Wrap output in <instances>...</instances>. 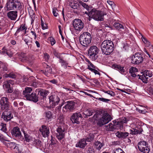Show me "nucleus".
<instances>
[{"instance_id":"obj_1","label":"nucleus","mask_w":153,"mask_h":153,"mask_svg":"<svg viewBox=\"0 0 153 153\" xmlns=\"http://www.w3.org/2000/svg\"><path fill=\"white\" fill-rule=\"evenodd\" d=\"M22 3L19 0H7L5 7L7 11L15 9L21 10L22 7ZM18 12L11 10L7 13L8 18L12 20H15L17 17Z\"/></svg>"},{"instance_id":"obj_2","label":"nucleus","mask_w":153,"mask_h":153,"mask_svg":"<svg viewBox=\"0 0 153 153\" xmlns=\"http://www.w3.org/2000/svg\"><path fill=\"white\" fill-rule=\"evenodd\" d=\"M93 118L97 121V124L100 126L106 124L112 119V117L108 113L101 109L96 111Z\"/></svg>"},{"instance_id":"obj_3","label":"nucleus","mask_w":153,"mask_h":153,"mask_svg":"<svg viewBox=\"0 0 153 153\" xmlns=\"http://www.w3.org/2000/svg\"><path fill=\"white\" fill-rule=\"evenodd\" d=\"M101 48L103 53L106 55L110 54L114 49V45L110 40H104L101 45Z\"/></svg>"},{"instance_id":"obj_4","label":"nucleus","mask_w":153,"mask_h":153,"mask_svg":"<svg viewBox=\"0 0 153 153\" xmlns=\"http://www.w3.org/2000/svg\"><path fill=\"white\" fill-rule=\"evenodd\" d=\"M91 15V18L97 21H103L104 20V16L106 15V13L105 12L97 10L95 8L92 9L91 12L90 13Z\"/></svg>"},{"instance_id":"obj_5","label":"nucleus","mask_w":153,"mask_h":153,"mask_svg":"<svg viewBox=\"0 0 153 153\" xmlns=\"http://www.w3.org/2000/svg\"><path fill=\"white\" fill-rule=\"evenodd\" d=\"M91 34L88 32H84L79 37V41L80 44L83 46L87 47L91 42Z\"/></svg>"},{"instance_id":"obj_6","label":"nucleus","mask_w":153,"mask_h":153,"mask_svg":"<svg viewBox=\"0 0 153 153\" xmlns=\"http://www.w3.org/2000/svg\"><path fill=\"white\" fill-rule=\"evenodd\" d=\"M88 51V55L90 59L93 61L97 59L98 57L99 50L96 46H91Z\"/></svg>"},{"instance_id":"obj_7","label":"nucleus","mask_w":153,"mask_h":153,"mask_svg":"<svg viewBox=\"0 0 153 153\" xmlns=\"http://www.w3.org/2000/svg\"><path fill=\"white\" fill-rule=\"evenodd\" d=\"M56 131L57 132L55 134L56 138L61 144L63 145L65 144V128L61 126H59L56 129Z\"/></svg>"},{"instance_id":"obj_8","label":"nucleus","mask_w":153,"mask_h":153,"mask_svg":"<svg viewBox=\"0 0 153 153\" xmlns=\"http://www.w3.org/2000/svg\"><path fill=\"white\" fill-rule=\"evenodd\" d=\"M73 24L76 33H78L83 28L84 24L79 19H76L73 21Z\"/></svg>"},{"instance_id":"obj_9","label":"nucleus","mask_w":153,"mask_h":153,"mask_svg":"<svg viewBox=\"0 0 153 153\" xmlns=\"http://www.w3.org/2000/svg\"><path fill=\"white\" fill-rule=\"evenodd\" d=\"M143 60L142 55L139 53H136L132 57L131 62L134 64H139L142 63Z\"/></svg>"},{"instance_id":"obj_10","label":"nucleus","mask_w":153,"mask_h":153,"mask_svg":"<svg viewBox=\"0 0 153 153\" xmlns=\"http://www.w3.org/2000/svg\"><path fill=\"white\" fill-rule=\"evenodd\" d=\"M4 111L1 115V117L6 121L8 122L13 118V115L10 108L7 110H3Z\"/></svg>"},{"instance_id":"obj_11","label":"nucleus","mask_w":153,"mask_h":153,"mask_svg":"<svg viewBox=\"0 0 153 153\" xmlns=\"http://www.w3.org/2000/svg\"><path fill=\"white\" fill-rule=\"evenodd\" d=\"M0 105L2 110H7L10 108L8 98L6 97H1L0 100Z\"/></svg>"},{"instance_id":"obj_12","label":"nucleus","mask_w":153,"mask_h":153,"mask_svg":"<svg viewBox=\"0 0 153 153\" xmlns=\"http://www.w3.org/2000/svg\"><path fill=\"white\" fill-rule=\"evenodd\" d=\"M66 104L63 107L62 111L64 112H66L70 111H72L74 109V107L76 103L72 101H68Z\"/></svg>"},{"instance_id":"obj_13","label":"nucleus","mask_w":153,"mask_h":153,"mask_svg":"<svg viewBox=\"0 0 153 153\" xmlns=\"http://www.w3.org/2000/svg\"><path fill=\"white\" fill-rule=\"evenodd\" d=\"M49 102H52L53 106H55L58 105L60 100L58 94H52L49 97Z\"/></svg>"},{"instance_id":"obj_14","label":"nucleus","mask_w":153,"mask_h":153,"mask_svg":"<svg viewBox=\"0 0 153 153\" xmlns=\"http://www.w3.org/2000/svg\"><path fill=\"white\" fill-rule=\"evenodd\" d=\"M79 1L80 0H74L70 2L69 5L74 10H74L73 12L74 13L76 14H78L79 10L80 5L79 3Z\"/></svg>"},{"instance_id":"obj_15","label":"nucleus","mask_w":153,"mask_h":153,"mask_svg":"<svg viewBox=\"0 0 153 153\" xmlns=\"http://www.w3.org/2000/svg\"><path fill=\"white\" fill-rule=\"evenodd\" d=\"M82 118V115L80 112L74 114L71 116V120L73 123H79V120Z\"/></svg>"},{"instance_id":"obj_16","label":"nucleus","mask_w":153,"mask_h":153,"mask_svg":"<svg viewBox=\"0 0 153 153\" xmlns=\"http://www.w3.org/2000/svg\"><path fill=\"white\" fill-rule=\"evenodd\" d=\"M39 131L44 137H48L50 134V129L49 128L45 125H42L39 129Z\"/></svg>"},{"instance_id":"obj_17","label":"nucleus","mask_w":153,"mask_h":153,"mask_svg":"<svg viewBox=\"0 0 153 153\" xmlns=\"http://www.w3.org/2000/svg\"><path fill=\"white\" fill-rule=\"evenodd\" d=\"M11 134L13 137L16 139L21 138L22 134L19 128L18 127H14L11 131Z\"/></svg>"},{"instance_id":"obj_18","label":"nucleus","mask_w":153,"mask_h":153,"mask_svg":"<svg viewBox=\"0 0 153 153\" xmlns=\"http://www.w3.org/2000/svg\"><path fill=\"white\" fill-rule=\"evenodd\" d=\"M142 127L140 125L137 126L135 128L130 130V134H140L143 131Z\"/></svg>"},{"instance_id":"obj_19","label":"nucleus","mask_w":153,"mask_h":153,"mask_svg":"<svg viewBox=\"0 0 153 153\" xmlns=\"http://www.w3.org/2000/svg\"><path fill=\"white\" fill-rule=\"evenodd\" d=\"M128 121L127 118L125 117H123L119 120H117L113 121V122L115 125L119 126L120 128L123 127V124L124 123H126Z\"/></svg>"},{"instance_id":"obj_20","label":"nucleus","mask_w":153,"mask_h":153,"mask_svg":"<svg viewBox=\"0 0 153 153\" xmlns=\"http://www.w3.org/2000/svg\"><path fill=\"white\" fill-rule=\"evenodd\" d=\"M25 98L27 100L33 101L35 102H37L39 100L38 96L34 92H32L29 95H27V97Z\"/></svg>"},{"instance_id":"obj_21","label":"nucleus","mask_w":153,"mask_h":153,"mask_svg":"<svg viewBox=\"0 0 153 153\" xmlns=\"http://www.w3.org/2000/svg\"><path fill=\"white\" fill-rule=\"evenodd\" d=\"M87 69L90 70L91 72L94 73L95 75H100V74L96 69H98L96 66L94 65L91 62L87 65Z\"/></svg>"},{"instance_id":"obj_22","label":"nucleus","mask_w":153,"mask_h":153,"mask_svg":"<svg viewBox=\"0 0 153 153\" xmlns=\"http://www.w3.org/2000/svg\"><path fill=\"white\" fill-rule=\"evenodd\" d=\"M22 131L24 135V141L27 142H29L31 141H33L34 138L31 136L30 134L27 133L24 130H22Z\"/></svg>"},{"instance_id":"obj_23","label":"nucleus","mask_w":153,"mask_h":153,"mask_svg":"<svg viewBox=\"0 0 153 153\" xmlns=\"http://www.w3.org/2000/svg\"><path fill=\"white\" fill-rule=\"evenodd\" d=\"M21 94L18 90H15L13 92L10 94V98L13 100L15 99L21 98Z\"/></svg>"},{"instance_id":"obj_24","label":"nucleus","mask_w":153,"mask_h":153,"mask_svg":"<svg viewBox=\"0 0 153 153\" xmlns=\"http://www.w3.org/2000/svg\"><path fill=\"white\" fill-rule=\"evenodd\" d=\"M139 34L142 36L141 39L145 45L146 47H148L149 48L151 49H153V47L151 44L150 42L148 41L146 38L143 36L141 33H139Z\"/></svg>"},{"instance_id":"obj_25","label":"nucleus","mask_w":153,"mask_h":153,"mask_svg":"<svg viewBox=\"0 0 153 153\" xmlns=\"http://www.w3.org/2000/svg\"><path fill=\"white\" fill-rule=\"evenodd\" d=\"M129 134V133L126 132L117 131L116 133V136L121 139L126 138Z\"/></svg>"},{"instance_id":"obj_26","label":"nucleus","mask_w":153,"mask_h":153,"mask_svg":"<svg viewBox=\"0 0 153 153\" xmlns=\"http://www.w3.org/2000/svg\"><path fill=\"white\" fill-rule=\"evenodd\" d=\"M112 68L118 71L121 74H123L125 72L124 67H122L120 65L117 64H113Z\"/></svg>"},{"instance_id":"obj_27","label":"nucleus","mask_w":153,"mask_h":153,"mask_svg":"<svg viewBox=\"0 0 153 153\" xmlns=\"http://www.w3.org/2000/svg\"><path fill=\"white\" fill-rule=\"evenodd\" d=\"M18 58L20 61L22 62H27V57L26 54L25 53L22 52L18 54Z\"/></svg>"},{"instance_id":"obj_28","label":"nucleus","mask_w":153,"mask_h":153,"mask_svg":"<svg viewBox=\"0 0 153 153\" xmlns=\"http://www.w3.org/2000/svg\"><path fill=\"white\" fill-rule=\"evenodd\" d=\"M86 144V143L85 140L84 139H81L76 145V147L83 148L85 147Z\"/></svg>"},{"instance_id":"obj_29","label":"nucleus","mask_w":153,"mask_h":153,"mask_svg":"<svg viewBox=\"0 0 153 153\" xmlns=\"http://www.w3.org/2000/svg\"><path fill=\"white\" fill-rule=\"evenodd\" d=\"M33 143L37 148H39L42 147V143L39 139H36L34 138Z\"/></svg>"},{"instance_id":"obj_30","label":"nucleus","mask_w":153,"mask_h":153,"mask_svg":"<svg viewBox=\"0 0 153 153\" xmlns=\"http://www.w3.org/2000/svg\"><path fill=\"white\" fill-rule=\"evenodd\" d=\"M32 89L30 87H26L25 90L23 91V95L25 98L27 97V95H30V94L32 91Z\"/></svg>"},{"instance_id":"obj_31","label":"nucleus","mask_w":153,"mask_h":153,"mask_svg":"<svg viewBox=\"0 0 153 153\" xmlns=\"http://www.w3.org/2000/svg\"><path fill=\"white\" fill-rule=\"evenodd\" d=\"M148 144V143L144 140L140 141L137 144L139 150L141 149L142 148H143L144 147L146 146Z\"/></svg>"},{"instance_id":"obj_32","label":"nucleus","mask_w":153,"mask_h":153,"mask_svg":"<svg viewBox=\"0 0 153 153\" xmlns=\"http://www.w3.org/2000/svg\"><path fill=\"white\" fill-rule=\"evenodd\" d=\"M139 150L143 153H149L150 150V147L148 144L144 147L142 148L141 149H139Z\"/></svg>"},{"instance_id":"obj_33","label":"nucleus","mask_w":153,"mask_h":153,"mask_svg":"<svg viewBox=\"0 0 153 153\" xmlns=\"http://www.w3.org/2000/svg\"><path fill=\"white\" fill-rule=\"evenodd\" d=\"M14 148L12 150L14 152L16 153H21L22 152V150L19 145L16 144Z\"/></svg>"},{"instance_id":"obj_34","label":"nucleus","mask_w":153,"mask_h":153,"mask_svg":"<svg viewBox=\"0 0 153 153\" xmlns=\"http://www.w3.org/2000/svg\"><path fill=\"white\" fill-rule=\"evenodd\" d=\"M49 93V92L48 91L43 89L40 90L38 91V94H40L44 98L46 97Z\"/></svg>"},{"instance_id":"obj_35","label":"nucleus","mask_w":153,"mask_h":153,"mask_svg":"<svg viewBox=\"0 0 153 153\" xmlns=\"http://www.w3.org/2000/svg\"><path fill=\"white\" fill-rule=\"evenodd\" d=\"M59 62L61 64L62 66L65 69L67 68V66L68 64L66 61L64 60L62 58L59 59Z\"/></svg>"},{"instance_id":"obj_36","label":"nucleus","mask_w":153,"mask_h":153,"mask_svg":"<svg viewBox=\"0 0 153 153\" xmlns=\"http://www.w3.org/2000/svg\"><path fill=\"white\" fill-rule=\"evenodd\" d=\"M0 69L4 71H7L8 69L7 64L0 62Z\"/></svg>"},{"instance_id":"obj_37","label":"nucleus","mask_w":153,"mask_h":153,"mask_svg":"<svg viewBox=\"0 0 153 153\" xmlns=\"http://www.w3.org/2000/svg\"><path fill=\"white\" fill-rule=\"evenodd\" d=\"M45 114L47 119L51 120L53 117V114L50 111H47L45 112Z\"/></svg>"},{"instance_id":"obj_38","label":"nucleus","mask_w":153,"mask_h":153,"mask_svg":"<svg viewBox=\"0 0 153 153\" xmlns=\"http://www.w3.org/2000/svg\"><path fill=\"white\" fill-rule=\"evenodd\" d=\"M79 3L84 8H85L87 10H91L93 8L92 7H89L88 4L83 3L81 1H79Z\"/></svg>"},{"instance_id":"obj_39","label":"nucleus","mask_w":153,"mask_h":153,"mask_svg":"<svg viewBox=\"0 0 153 153\" xmlns=\"http://www.w3.org/2000/svg\"><path fill=\"white\" fill-rule=\"evenodd\" d=\"M95 133H91L87 137L86 140L87 142H90L93 140L95 135Z\"/></svg>"},{"instance_id":"obj_40","label":"nucleus","mask_w":153,"mask_h":153,"mask_svg":"<svg viewBox=\"0 0 153 153\" xmlns=\"http://www.w3.org/2000/svg\"><path fill=\"white\" fill-rule=\"evenodd\" d=\"M16 144L14 142L7 143H6V145L8 148H10L12 150H13Z\"/></svg>"},{"instance_id":"obj_41","label":"nucleus","mask_w":153,"mask_h":153,"mask_svg":"<svg viewBox=\"0 0 153 153\" xmlns=\"http://www.w3.org/2000/svg\"><path fill=\"white\" fill-rule=\"evenodd\" d=\"M92 110L89 109H87L83 112V114L85 115V117H87L88 116H90L92 115L93 114Z\"/></svg>"},{"instance_id":"obj_42","label":"nucleus","mask_w":153,"mask_h":153,"mask_svg":"<svg viewBox=\"0 0 153 153\" xmlns=\"http://www.w3.org/2000/svg\"><path fill=\"white\" fill-rule=\"evenodd\" d=\"M145 76H148L151 77L152 76V74L151 71L148 70H145L144 72V74L143 75Z\"/></svg>"},{"instance_id":"obj_43","label":"nucleus","mask_w":153,"mask_h":153,"mask_svg":"<svg viewBox=\"0 0 153 153\" xmlns=\"http://www.w3.org/2000/svg\"><path fill=\"white\" fill-rule=\"evenodd\" d=\"M5 77L6 78H11L13 79H14L16 78V76L15 74L13 72H11L9 74H6L4 75Z\"/></svg>"},{"instance_id":"obj_44","label":"nucleus","mask_w":153,"mask_h":153,"mask_svg":"<svg viewBox=\"0 0 153 153\" xmlns=\"http://www.w3.org/2000/svg\"><path fill=\"white\" fill-rule=\"evenodd\" d=\"M0 126H1V130L5 133L7 132L6 124L4 123H1Z\"/></svg>"},{"instance_id":"obj_45","label":"nucleus","mask_w":153,"mask_h":153,"mask_svg":"<svg viewBox=\"0 0 153 153\" xmlns=\"http://www.w3.org/2000/svg\"><path fill=\"white\" fill-rule=\"evenodd\" d=\"M95 147L98 150H100L103 146L102 144L99 141L95 142Z\"/></svg>"},{"instance_id":"obj_46","label":"nucleus","mask_w":153,"mask_h":153,"mask_svg":"<svg viewBox=\"0 0 153 153\" xmlns=\"http://www.w3.org/2000/svg\"><path fill=\"white\" fill-rule=\"evenodd\" d=\"M114 26L117 29L119 30L121 29H124V26L118 23H115L114 24Z\"/></svg>"},{"instance_id":"obj_47","label":"nucleus","mask_w":153,"mask_h":153,"mask_svg":"<svg viewBox=\"0 0 153 153\" xmlns=\"http://www.w3.org/2000/svg\"><path fill=\"white\" fill-rule=\"evenodd\" d=\"M137 76H139L138 79H141L143 83H147L148 80L146 78V76L143 75L140 76L139 74L137 75Z\"/></svg>"},{"instance_id":"obj_48","label":"nucleus","mask_w":153,"mask_h":153,"mask_svg":"<svg viewBox=\"0 0 153 153\" xmlns=\"http://www.w3.org/2000/svg\"><path fill=\"white\" fill-rule=\"evenodd\" d=\"M107 127V130L108 131H113L115 129L114 126L111 123H109Z\"/></svg>"},{"instance_id":"obj_49","label":"nucleus","mask_w":153,"mask_h":153,"mask_svg":"<svg viewBox=\"0 0 153 153\" xmlns=\"http://www.w3.org/2000/svg\"><path fill=\"white\" fill-rule=\"evenodd\" d=\"M12 80H9L4 82L3 86L6 89L10 87V84L11 83Z\"/></svg>"},{"instance_id":"obj_50","label":"nucleus","mask_w":153,"mask_h":153,"mask_svg":"<svg viewBox=\"0 0 153 153\" xmlns=\"http://www.w3.org/2000/svg\"><path fill=\"white\" fill-rule=\"evenodd\" d=\"M53 53L54 55V56L58 58L59 59H60L62 57H61L60 56V54L59 53L56 51V50H54L53 52Z\"/></svg>"},{"instance_id":"obj_51","label":"nucleus","mask_w":153,"mask_h":153,"mask_svg":"<svg viewBox=\"0 0 153 153\" xmlns=\"http://www.w3.org/2000/svg\"><path fill=\"white\" fill-rule=\"evenodd\" d=\"M34 57L33 55L30 56L28 57H27V62L32 63L34 60Z\"/></svg>"},{"instance_id":"obj_52","label":"nucleus","mask_w":153,"mask_h":153,"mask_svg":"<svg viewBox=\"0 0 153 153\" xmlns=\"http://www.w3.org/2000/svg\"><path fill=\"white\" fill-rule=\"evenodd\" d=\"M103 92H104L105 93H106L110 95L111 96H114L115 95V93L111 91H103Z\"/></svg>"},{"instance_id":"obj_53","label":"nucleus","mask_w":153,"mask_h":153,"mask_svg":"<svg viewBox=\"0 0 153 153\" xmlns=\"http://www.w3.org/2000/svg\"><path fill=\"white\" fill-rule=\"evenodd\" d=\"M113 153H125L120 148H118L113 150Z\"/></svg>"},{"instance_id":"obj_54","label":"nucleus","mask_w":153,"mask_h":153,"mask_svg":"<svg viewBox=\"0 0 153 153\" xmlns=\"http://www.w3.org/2000/svg\"><path fill=\"white\" fill-rule=\"evenodd\" d=\"M97 99L100 101L105 102H108L110 100L109 99H105L103 97L97 98Z\"/></svg>"},{"instance_id":"obj_55","label":"nucleus","mask_w":153,"mask_h":153,"mask_svg":"<svg viewBox=\"0 0 153 153\" xmlns=\"http://www.w3.org/2000/svg\"><path fill=\"white\" fill-rule=\"evenodd\" d=\"M49 40L51 42V44L52 45H54L56 43V40L55 39L52 37H50L49 38Z\"/></svg>"},{"instance_id":"obj_56","label":"nucleus","mask_w":153,"mask_h":153,"mask_svg":"<svg viewBox=\"0 0 153 153\" xmlns=\"http://www.w3.org/2000/svg\"><path fill=\"white\" fill-rule=\"evenodd\" d=\"M45 71L47 73L51 74L52 72V69L51 67L47 65V67L45 69Z\"/></svg>"},{"instance_id":"obj_57","label":"nucleus","mask_w":153,"mask_h":153,"mask_svg":"<svg viewBox=\"0 0 153 153\" xmlns=\"http://www.w3.org/2000/svg\"><path fill=\"white\" fill-rule=\"evenodd\" d=\"M51 145H54L56 144L57 142V140L55 138L51 136Z\"/></svg>"},{"instance_id":"obj_58","label":"nucleus","mask_w":153,"mask_h":153,"mask_svg":"<svg viewBox=\"0 0 153 153\" xmlns=\"http://www.w3.org/2000/svg\"><path fill=\"white\" fill-rule=\"evenodd\" d=\"M58 10L56 8H53V13L55 17H57L59 14L58 13Z\"/></svg>"},{"instance_id":"obj_59","label":"nucleus","mask_w":153,"mask_h":153,"mask_svg":"<svg viewBox=\"0 0 153 153\" xmlns=\"http://www.w3.org/2000/svg\"><path fill=\"white\" fill-rule=\"evenodd\" d=\"M57 121L60 123H62L64 121V118L62 115H60L59 116L57 119Z\"/></svg>"},{"instance_id":"obj_60","label":"nucleus","mask_w":153,"mask_h":153,"mask_svg":"<svg viewBox=\"0 0 153 153\" xmlns=\"http://www.w3.org/2000/svg\"><path fill=\"white\" fill-rule=\"evenodd\" d=\"M2 50H3L2 51V53H6L7 55H8L9 56H10V55L9 54V53L7 52V49H6L4 47L3 48Z\"/></svg>"},{"instance_id":"obj_61","label":"nucleus","mask_w":153,"mask_h":153,"mask_svg":"<svg viewBox=\"0 0 153 153\" xmlns=\"http://www.w3.org/2000/svg\"><path fill=\"white\" fill-rule=\"evenodd\" d=\"M44 57L45 60L47 61L50 58L49 55L47 53H44Z\"/></svg>"},{"instance_id":"obj_62","label":"nucleus","mask_w":153,"mask_h":153,"mask_svg":"<svg viewBox=\"0 0 153 153\" xmlns=\"http://www.w3.org/2000/svg\"><path fill=\"white\" fill-rule=\"evenodd\" d=\"M25 24H22L20 25V27L22 29V30H25V34L26 33V30L27 29V27H25Z\"/></svg>"},{"instance_id":"obj_63","label":"nucleus","mask_w":153,"mask_h":153,"mask_svg":"<svg viewBox=\"0 0 153 153\" xmlns=\"http://www.w3.org/2000/svg\"><path fill=\"white\" fill-rule=\"evenodd\" d=\"M107 2L112 7H113V6H114V2L110 1V0H108L107 1Z\"/></svg>"},{"instance_id":"obj_64","label":"nucleus","mask_w":153,"mask_h":153,"mask_svg":"<svg viewBox=\"0 0 153 153\" xmlns=\"http://www.w3.org/2000/svg\"><path fill=\"white\" fill-rule=\"evenodd\" d=\"M7 92L8 93H11L13 92V90L12 88L10 87L7 88Z\"/></svg>"}]
</instances>
